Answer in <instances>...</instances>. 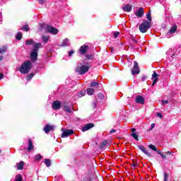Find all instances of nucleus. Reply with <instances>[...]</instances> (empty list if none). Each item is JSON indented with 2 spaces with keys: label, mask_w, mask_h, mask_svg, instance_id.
Returning <instances> with one entry per match:
<instances>
[{
  "label": "nucleus",
  "mask_w": 181,
  "mask_h": 181,
  "mask_svg": "<svg viewBox=\"0 0 181 181\" xmlns=\"http://www.w3.org/2000/svg\"><path fill=\"white\" fill-rule=\"evenodd\" d=\"M32 68V63L30 61H26L21 64L20 67V72L23 74H27L30 72Z\"/></svg>",
  "instance_id": "obj_1"
},
{
  "label": "nucleus",
  "mask_w": 181,
  "mask_h": 181,
  "mask_svg": "<svg viewBox=\"0 0 181 181\" xmlns=\"http://www.w3.org/2000/svg\"><path fill=\"white\" fill-rule=\"evenodd\" d=\"M151 28V23L147 20L143 21L141 24L139 25V30L141 33H146L148 29Z\"/></svg>",
  "instance_id": "obj_2"
},
{
  "label": "nucleus",
  "mask_w": 181,
  "mask_h": 181,
  "mask_svg": "<svg viewBox=\"0 0 181 181\" xmlns=\"http://www.w3.org/2000/svg\"><path fill=\"white\" fill-rule=\"evenodd\" d=\"M89 69H90L89 66H86V65L78 66L75 69V72L78 73L79 75H84L89 71Z\"/></svg>",
  "instance_id": "obj_3"
},
{
  "label": "nucleus",
  "mask_w": 181,
  "mask_h": 181,
  "mask_svg": "<svg viewBox=\"0 0 181 181\" xmlns=\"http://www.w3.org/2000/svg\"><path fill=\"white\" fill-rule=\"evenodd\" d=\"M140 74V69L138 62H134L133 64V68H132V74L133 76Z\"/></svg>",
  "instance_id": "obj_4"
},
{
  "label": "nucleus",
  "mask_w": 181,
  "mask_h": 181,
  "mask_svg": "<svg viewBox=\"0 0 181 181\" xmlns=\"http://www.w3.org/2000/svg\"><path fill=\"white\" fill-rule=\"evenodd\" d=\"M148 147H149L150 149H151V150H153V151H155V152H156L157 153H158V154L160 156V157H161L162 158H163L164 160H166V159H167L166 155L163 154L162 152H160V150H158V149H157V147H156V146H153V144H150V145L148 146Z\"/></svg>",
  "instance_id": "obj_5"
},
{
  "label": "nucleus",
  "mask_w": 181,
  "mask_h": 181,
  "mask_svg": "<svg viewBox=\"0 0 181 181\" xmlns=\"http://www.w3.org/2000/svg\"><path fill=\"white\" fill-rule=\"evenodd\" d=\"M47 30L49 33L56 35L58 33V30L53 26L47 25Z\"/></svg>",
  "instance_id": "obj_6"
},
{
  "label": "nucleus",
  "mask_w": 181,
  "mask_h": 181,
  "mask_svg": "<svg viewBox=\"0 0 181 181\" xmlns=\"http://www.w3.org/2000/svg\"><path fill=\"white\" fill-rule=\"evenodd\" d=\"M134 14L138 18L143 17L144 15V8L143 7H140L139 9L135 11Z\"/></svg>",
  "instance_id": "obj_7"
},
{
  "label": "nucleus",
  "mask_w": 181,
  "mask_h": 181,
  "mask_svg": "<svg viewBox=\"0 0 181 181\" xmlns=\"http://www.w3.org/2000/svg\"><path fill=\"white\" fill-rule=\"evenodd\" d=\"M73 134H74V130H71V129L64 130L62 134V138L68 137L72 135Z\"/></svg>",
  "instance_id": "obj_8"
},
{
  "label": "nucleus",
  "mask_w": 181,
  "mask_h": 181,
  "mask_svg": "<svg viewBox=\"0 0 181 181\" xmlns=\"http://www.w3.org/2000/svg\"><path fill=\"white\" fill-rule=\"evenodd\" d=\"M62 107V103L59 100H55L52 103V108L54 110H57Z\"/></svg>",
  "instance_id": "obj_9"
},
{
  "label": "nucleus",
  "mask_w": 181,
  "mask_h": 181,
  "mask_svg": "<svg viewBox=\"0 0 181 181\" xmlns=\"http://www.w3.org/2000/svg\"><path fill=\"white\" fill-rule=\"evenodd\" d=\"M89 49V46L86 45H83L79 48V53H81L82 55H84L87 50Z\"/></svg>",
  "instance_id": "obj_10"
},
{
  "label": "nucleus",
  "mask_w": 181,
  "mask_h": 181,
  "mask_svg": "<svg viewBox=\"0 0 181 181\" xmlns=\"http://www.w3.org/2000/svg\"><path fill=\"white\" fill-rule=\"evenodd\" d=\"M94 127H95V124L93 123H88L82 127V132H86Z\"/></svg>",
  "instance_id": "obj_11"
},
{
  "label": "nucleus",
  "mask_w": 181,
  "mask_h": 181,
  "mask_svg": "<svg viewBox=\"0 0 181 181\" xmlns=\"http://www.w3.org/2000/svg\"><path fill=\"white\" fill-rule=\"evenodd\" d=\"M54 130V127L49 124L45 125L43 129V131L45 132V134H48L49 132H52Z\"/></svg>",
  "instance_id": "obj_12"
},
{
  "label": "nucleus",
  "mask_w": 181,
  "mask_h": 181,
  "mask_svg": "<svg viewBox=\"0 0 181 181\" xmlns=\"http://www.w3.org/2000/svg\"><path fill=\"white\" fill-rule=\"evenodd\" d=\"M138 148H139L143 153H145L147 156V157H152V154L148 153V150L146 149L144 146H138Z\"/></svg>",
  "instance_id": "obj_13"
},
{
  "label": "nucleus",
  "mask_w": 181,
  "mask_h": 181,
  "mask_svg": "<svg viewBox=\"0 0 181 181\" xmlns=\"http://www.w3.org/2000/svg\"><path fill=\"white\" fill-rule=\"evenodd\" d=\"M38 53L36 51H33V52L30 53V59L33 62H36L37 60Z\"/></svg>",
  "instance_id": "obj_14"
},
{
  "label": "nucleus",
  "mask_w": 181,
  "mask_h": 181,
  "mask_svg": "<svg viewBox=\"0 0 181 181\" xmlns=\"http://www.w3.org/2000/svg\"><path fill=\"white\" fill-rule=\"evenodd\" d=\"M135 102H136V103L144 104L145 100L143 96L138 95L136 97Z\"/></svg>",
  "instance_id": "obj_15"
},
{
  "label": "nucleus",
  "mask_w": 181,
  "mask_h": 181,
  "mask_svg": "<svg viewBox=\"0 0 181 181\" xmlns=\"http://www.w3.org/2000/svg\"><path fill=\"white\" fill-rule=\"evenodd\" d=\"M158 76L159 75L157 73H156V71H154V74H152V78L154 79L153 80L152 86H153L155 83H157L158 80Z\"/></svg>",
  "instance_id": "obj_16"
},
{
  "label": "nucleus",
  "mask_w": 181,
  "mask_h": 181,
  "mask_svg": "<svg viewBox=\"0 0 181 181\" xmlns=\"http://www.w3.org/2000/svg\"><path fill=\"white\" fill-rule=\"evenodd\" d=\"M122 10L124 12H131V11H132V6H131L130 4H127L126 6L122 7Z\"/></svg>",
  "instance_id": "obj_17"
},
{
  "label": "nucleus",
  "mask_w": 181,
  "mask_h": 181,
  "mask_svg": "<svg viewBox=\"0 0 181 181\" xmlns=\"http://www.w3.org/2000/svg\"><path fill=\"white\" fill-rule=\"evenodd\" d=\"M34 148L32 139L30 138L28 139V151H31Z\"/></svg>",
  "instance_id": "obj_18"
},
{
  "label": "nucleus",
  "mask_w": 181,
  "mask_h": 181,
  "mask_svg": "<svg viewBox=\"0 0 181 181\" xmlns=\"http://www.w3.org/2000/svg\"><path fill=\"white\" fill-rule=\"evenodd\" d=\"M42 46L41 43L36 42L33 46V52H38L39 49Z\"/></svg>",
  "instance_id": "obj_19"
},
{
  "label": "nucleus",
  "mask_w": 181,
  "mask_h": 181,
  "mask_svg": "<svg viewBox=\"0 0 181 181\" xmlns=\"http://www.w3.org/2000/svg\"><path fill=\"white\" fill-rule=\"evenodd\" d=\"M86 92L88 95H93L95 93V89L92 88H87Z\"/></svg>",
  "instance_id": "obj_20"
},
{
  "label": "nucleus",
  "mask_w": 181,
  "mask_h": 181,
  "mask_svg": "<svg viewBox=\"0 0 181 181\" xmlns=\"http://www.w3.org/2000/svg\"><path fill=\"white\" fill-rule=\"evenodd\" d=\"M107 144H108V141H107V140H104L100 143V145L99 146V148L100 149L105 148Z\"/></svg>",
  "instance_id": "obj_21"
},
{
  "label": "nucleus",
  "mask_w": 181,
  "mask_h": 181,
  "mask_svg": "<svg viewBox=\"0 0 181 181\" xmlns=\"http://www.w3.org/2000/svg\"><path fill=\"white\" fill-rule=\"evenodd\" d=\"M151 10H149L148 13H147L146 15L147 20H148V21L147 22H150V23H152V16L151 15Z\"/></svg>",
  "instance_id": "obj_22"
},
{
  "label": "nucleus",
  "mask_w": 181,
  "mask_h": 181,
  "mask_svg": "<svg viewBox=\"0 0 181 181\" xmlns=\"http://www.w3.org/2000/svg\"><path fill=\"white\" fill-rule=\"evenodd\" d=\"M70 43L69 42V39L68 38H65L62 44V45H60V47H66V46H69Z\"/></svg>",
  "instance_id": "obj_23"
},
{
  "label": "nucleus",
  "mask_w": 181,
  "mask_h": 181,
  "mask_svg": "<svg viewBox=\"0 0 181 181\" xmlns=\"http://www.w3.org/2000/svg\"><path fill=\"white\" fill-rule=\"evenodd\" d=\"M99 86H100V83H99L98 82H95V81H93V82H92V83H90V87H91V88H99Z\"/></svg>",
  "instance_id": "obj_24"
},
{
  "label": "nucleus",
  "mask_w": 181,
  "mask_h": 181,
  "mask_svg": "<svg viewBox=\"0 0 181 181\" xmlns=\"http://www.w3.org/2000/svg\"><path fill=\"white\" fill-rule=\"evenodd\" d=\"M23 165H24L23 161H21L19 163H17V170H23Z\"/></svg>",
  "instance_id": "obj_25"
},
{
  "label": "nucleus",
  "mask_w": 181,
  "mask_h": 181,
  "mask_svg": "<svg viewBox=\"0 0 181 181\" xmlns=\"http://www.w3.org/2000/svg\"><path fill=\"white\" fill-rule=\"evenodd\" d=\"M23 38V34L21 32H18L16 35V40L21 41Z\"/></svg>",
  "instance_id": "obj_26"
},
{
  "label": "nucleus",
  "mask_w": 181,
  "mask_h": 181,
  "mask_svg": "<svg viewBox=\"0 0 181 181\" xmlns=\"http://www.w3.org/2000/svg\"><path fill=\"white\" fill-rule=\"evenodd\" d=\"M177 29V25L172 26L170 30H169V33L173 34V33H176Z\"/></svg>",
  "instance_id": "obj_27"
},
{
  "label": "nucleus",
  "mask_w": 181,
  "mask_h": 181,
  "mask_svg": "<svg viewBox=\"0 0 181 181\" xmlns=\"http://www.w3.org/2000/svg\"><path fill=\"white\" fill-rule=\"evenodd\" d=\"M86 91L85 90H81V92H78V98H81L83 96L86 95Z\"/></svg>",
  "instance_id": "obj_28"
},
{
  "label": "nucleus",
  "mask_w": 181,
  "mask_h": 181,
  "mask_svg": "<svg viewBox=\"0 0 181 181\" xmlns=\"http://www.w3.org/2000/svg\"><path fill=\"white\" fill-rule=\"evenodd\" d=\"M45 165H47V168L50 167L51 166V160L49 159V158H45Z\"/></svg>",
  "instance_id": "obj_29"
},
{
  "label": "nucleus",
  "mask_w": 181,
  "mask_h": 181,
  "mask_svg": "<svg viewBox=\"0 0 181 181\" xmlns=\"http://www.w3.org/2000/svg\"><path fill=\"white\" fill-rule=\"evenodd\" d=\"M7 51V47L6 46H3L1 47H0V54H3L6 52Z\"/></svg>",
  "instance_id": "obj_30"
},
{
  "label": "nucleus",
  "mask_w": 181,
  "mask_h": 181,
  "mask_svg": "<svg viewBox=\"0 0 181 181\" xmlns=\"http://www.w3.org/2000/svg\"><path fill=\"white\" fill-rule=\"evenodd\" d=\"M34 76H35V74H34L33 73H30V74L28 76V77H26V81H27L28 82L30 81L31 79L33 78Z\"/></svg>",
  "instance_id": "obj_31"
},
{
  "label": "nucleus",
  "mask_w": 181,
  "mask_h": 181,
  "mask_svg": "<svg viewBox=\"0 0 181 181\" xmlns=\"http://www.w3.org/2000/svg\"><path fill=\"white\" fill-rule=\"evenodd\" d=\"M63 109H64V112H68V113H69V114L71 113V109L70 108L69 106L64 107H63Z\"/></svg>",
  "instance_id": "obj_32"
},
{
  "label": "nucleus",
  "mask_w": 181,
  "mask_h": 181,
  "mask_svg": "<svg viewBox=\"0 0 181 181\" xmlns=\"http://www.w3.org/2000/svg\"><path fill=\"white\" fill-rule=\"evenodd\" d=\"M49 39H50V36H43V37H42V41H43L45 44L47 43Z\"/></svg>",
  "instance_id": "obj_33"
},
{
  "label": "nucleus",
  "mask_w": 181,
  "mask_h": 181,
  "mask_svg": "<svg viewBox=\"0 0 181 181\" xmlns=\"http://www.w3.org/2000/svg\"><path fill=\"white\" fill-rule=\"evenodd\" d=\"M21 30H23L25 32H28L30 30V28L28 27V25H25L23 28H21Z\"/></svg>",
  "instance_id": "obj_34"
},
{
  "label": "nucleus",
  "mask_w": 181,
  "mask_h": 181,
  "mask_svg": "<svg viewBox=\"0 0 181 181\" xmlns=\"http://www.w3.org/2000/svg\"><path fill=\"white\" fill-rule=\"evenodd\" d=\"M35 160L37 161H40L42 160V156L41 154H37L35 156Z\"/></svg>",
  "instance_id": "obj_35"
},
{
  "label": "nucleus",
  "mask_w": 181,
  "mask_h": 181,
  "mask_svg": "<svg viewBox=\"0 0 181 181\" xmlns=\"http://www.w3.org/2000/svg\"><path fill=\"white\" fill-rule=\"evenodd\" d=\"M33 42L32 39L28 40L25 41V45H33Z\"/></svg>",
  "instance_id": "obj_36"
},
{
  "label": "nucleus",
  "mask_w": 181,
  "mask_h": 181,
  "mask_svg": "<svg viewBox=\"0 0 181 181\" xmlns=\"http://www.w3.org/2000/svg\"><path fill=\"white\" fill-rule=\"evenodd\" d=\"M132 136L135 139L136 141H139V136L135 133H132Z\"/></svg>",
  "instance_id": "obj_37"
},
{
  "label": "nucleus",
  "mask_w": 181,
  "mask_h": 181,
  "mask_svg": "<svg viewBox=\"0 0 181 181\" xmlns=\"http://www.w3.org/2000/svg\"><path fill=\"white\" fill-rule=\"evenodd\" d=\"M86 57L87 58V59L88 60H92L93 58L94 57V55L93 54H88L86 56Z\"/></svg>",
  "instance_id": "obj_38"
},
{
  "label": "nucleus",
  "mask_w": 181,
  "mask_h": 181,
  "mask_svg": "<svg viewBox=\"0 0 181 181\" xmlns=\"http://www.w3.org/2000/svg\"><path fill=\"white\" fill-rule=\"evenodd\" d=\"M15 181H22V175H17Z\"/></svg>",
  "instance_id": "obj_39"
},
{
  "label": "nucleus",
  "mask_w": 181,
  "mask_h": 181,
  "mask_svg": "<svg viewBox=\"0 0 181 181\" xmlns=\"http://www.w3.org/2000/svg\"><path fill=\"white\" fill-rule=\"evenodd\" d=\"M138 163H136V161H133V163L131 164V166L133 168H136V166H138Z\"/></svg>",
  "instance_id": "obj_40"
},
{
  "label": "nucleus",
  "mask_w": 181,
  "mask_h": 181,
  "mask_svg": "<svg viewBox=\"0 0 181 181\" xmlns=\"http://www.w3.org/2000/svg\"><path fill=\"white\" fill-rule=\"evenodd\" d=\"M98 98L100 100H104L105 96L102 93H98Z\"/></svg>",
  "instance_id": "obj_41"
},
{
  "label": "nucleus",
  "mask_w": 181,
  "mask_h": 181,
  "mask_svg": "<svg viewBox=\"0 0 181 181\" xmlns=\"http://www.w3.org/2000/svg\"><path fill=\"white\" fill-rule=\"evenodd\" d=\"M119 34H120L119 32H115V33H113V37L117 38L118 37Z\"/></svg>",
  "instance_id": "obj_42"
},
{
  "label": "nucleus",
  "mask_w": 181,
  "mask_h": 181,
  "mask_svg": "<svg viewBox=\"0 0 181 181\" xmlns=\"http://www.w3.org/2000/svg\"><path fill=\"white\" fill-rule=\"evenodd\" d=\"M155 128V123H152L151 126V129L149 130H147V132H151L153 130V129Z\"/></svg>",
  "instance_id": "obj_43"
},
{
  "label": "nucleus",
  "mask_w": 181,
  "mask_h": 181,
  "mask_svg": "<svg viewBox=\"0 0 181 181\" xmlns=\"http://www.w3.org/2000/svg\"><path fill=\"white\" fill-rule=\"evenodd\" d=\"M164 181H168L167 173H164Z\"/></svg>",
  "instance_id": "obj_44"
},
{
  "label": "nucleus",
  "mask_w": 181,
  "mask_h": 181,
  "mask_svg": "<svg viewBox=\"0 0 181 181\" xmlns=\"http://www.w3.org/2000/svg\"><path fill=\"white\" fill-rule=\"evenodd\" d=\"M156 117H159V118H163V116L162 113L157 112L156 113Z\"/></svg>",
  "instance_id": "obj_45"
},
{
  "label": "nucleus",
  "mask_w": 181,
  "mask_h": 181,
  "mask_svg": "<svg viewBox=\"0 0 181 181\" xmlns=\"http://www.w3.org/2000/svg\"><path fill=\"white\" fill-rule=\"evenodd\" d=\"M62 107H68V104L66 102H64L62 105Z\"/></svg>",
  "instance_id": "obj_46"
},
{
  "label": "nucleus",
  "mask_w": 181,
  "mask_h": 181,
  "mask_svg": "<svg viewBox=\"0 0 181 181\" xmlns=\"http://www.w3.org/2000/svg\"><path fill=\"white\" fill-rule=\"evenodd\" d=\"M38 3L40 4H43L46 3V0H38Z\"/></svg>",
  "instance_id": "obj_47"
},
{
  "label": "nucleus",
  "mask_w": 181,
  "mask_h": 181,
  "mask_svg": "<svg viewBox=\"0 0 181 181\" xmlns=\"http://www.w3.org/2000/svg\"><path fill=\"white\" fill-rule=\"evenodd\" d=\"M68 54H69V57H71V55H72L73 54H74V50L69 51V52H68Z\"/></svg>",
  "instance_id": "obj_48"
},
{
  "label": "nucleus",
  "mask_w": 181,
  "mask_h": 181,
  "mask_svg": "<svg viewBox=\"0 0 181 181\" xmlns=\"http://www.w3.org/2000/svg\"><path fill=\"white\" fill-rule=\"evenodd\" d=\"M91 107L95 108L96 107V103L95 102H93L91 104Z\"/></svg>",
  "instance_id": "obj_49"
},
{
  "label": "nucleus",
  "mask_w": 181,
  "mask_h": 181,
  "mask_svg": "<svg viewBox=\"0 0 181 181\" xmlns=\"http://www.w3.org/2000/svg\"><path fill=\"white\" fill-rule=\"evenodd\" d=\"M162 104L165 105V104H168L169 103L168 100H161Z\"/></svg>",
  "instance_id": "obj_50"
},
{
  "label": "nucleus",
  "mask_w": 181,
  "mask_h": 181,
  "mask_svg": "<svg viewBox=\"0 0 181 181\" xmlns=\"http://www.w3.org/2000/svg\"><path fill=\"white\" fill-rule=\"evenodd\" d=\"M165 155H168V156H170V155H172V151H166V152H165L164 153Z\"/></svg>",
  "instance_id": "obj_51"
},
{
  "label": "nucleus",
  "mask_w": 181,
  "mask_h": 181,
  "mask_svg": "<svg viewBox=\"0 0 181 181\" xmlns=\"http://www.w3.org/2000/svg\"><path fill=\"white\" fill-rule=\"evenodd\" d=\"M147 78L146 76H142L141 80L142 81H144Z\"/></svg>",
  "instance_id": "obj_52"
},
{
  "label": "nucleus",
  "mask_w": 181,
  "mask_h": 181,
  "mask_svg": "<svg viewBox=\"0 0 181 181\" xmlns=\"http://www.w3.org/2000/svg\"><path fill=\"white\" fill-rule=\"evenodd\" d=\"M4 78V74L0 73V81Z\"/></svg>",
  "instance_id": "obj_53"
},
{
  "label": "nucleus",
  "mask_w": 181,
  "mask_h": 181,
  "mask_svg": "<svg viewBox=\"0 0 181 181\" xmlns=\"http://www.w3.org/2000/svg\"><path fill=\"white\" fill-rule=\"evenodd\" d=\"M115 132H116V130L114 129H112L110 131V132H109V134H113V133H115Z\"/></svg>",
  "instance_id": "obj_54"
},
{
  "label": "nucleus",
  "mask_w": 181,
  "mask_h": 181,
  "mask_svg": "<svg viewBox=\"0 0 181 181\" xmlns=\"http://www.w3.org/2000/svg\"><path fill=\"white\" fill-rule=\"evenodd\" d=\"M132 41L134 42L135 44L138 43V41H136L134 38H132Z\"/></svg>",
  "instance_id": "obj_55"
},
{
  "label": "nucleus",
  "mask_w": 181,
  "mask_h": 181,
  "mask_svg": "<svg viewBox=\"0 0 181 181\" xmlns=\"http://www.w3.org/2000/svg\"><path fill=\"white\" fill-rule=\"evenodd\" d=\"M110 49L111 52H114V47H110Z\"/></svg>",
  "instance_id": "obj_56"
},
{
  "label": "nucleus",
  "mask_w": 181,
  "mask_h": 181,
  "mask_svg": "<svg viewBox=\"0 0 181 181\" xmlns=\"http://www.w3.org/2000/svg\"><path fill=\"white\" fill-rule=\"evenodd\" d=\"M4 59V57L2 55L0 56V62H2Z\"/></svg>",
  "instance_id": "obj_57"
},
{
  "label": "nucleus",
  "mask_w": 181,
  "mask_h": 181,
  "mask_svg": "<svg viewBox=\"0 0 181 181\" xmlns=\"http://www.w3.org/2000/svg\"><path fill=\"white\" fill-rule=\"evenodd\" d=\"M131 131H132V133H134V132H136V129H135V128H133V129H131Z\"/></svg>",
  "instance_id": "obj_58"
},
{
  "label": "nucleus",
  "mask_w": 181,
  "mask_h": 181,
  "mask_svg": "<svg viewBox=\"0 0 181 181\" xmlns=\"http://www.w3.org/2000/svg\"><path fill=\"white\" fill-rule=\"evenodd\" d=\"M89 181H91V179H89Z\"/></svg>",
  "instance_id": "obj_59"
}]
</instances>
